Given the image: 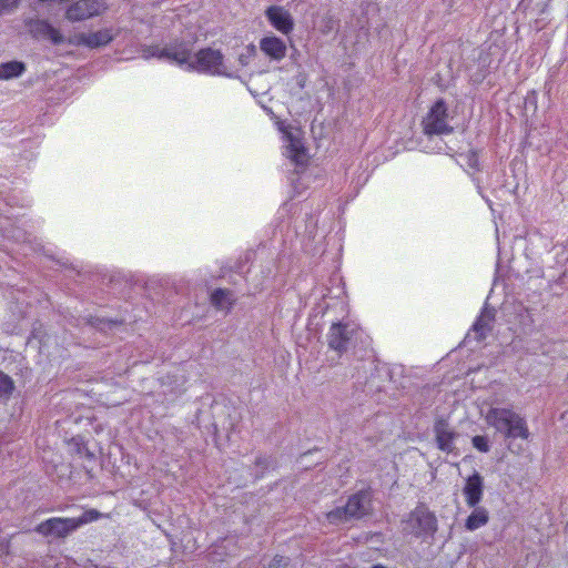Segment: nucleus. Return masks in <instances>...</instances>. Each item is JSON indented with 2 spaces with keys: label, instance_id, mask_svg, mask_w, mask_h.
Returning <instances> with one entry per match:
<instances>
[{
  "label": "nucleus",
  "instance_id": "nucleus-1",
  "mask_svg": "<svg viewBox=\"0 0 568 568\" xmlns=\"http://www.w3.org/2000/svg\"><path fill=\"white\" fill-rule=\"evenodd\" d=\"M142 57L166 60L186 71L225 78L236 77V71L224 62L221 51L211 48L192 53L187 45L182 43L165 47L150 45L142 49Z\"/></svg>",
  "mask_w": 568,
  "mask_h": 568
},
{
  "label": "nucleus",
  "instance_id": "nucleus-2",
  "mask_svg": "<svg viewBox=\"0 0 568 568\" xmlns=\"http://www.w3.org/2000/svg\"><path fill=\"white\" fill-rule=\"evenodd\" d=\"M484 419L489 427L508 440V449L511 453L521 452V447L515 443L516 439L530 438L526 418L511 407L491 406L484 415Z\"/></svg>",
  "mask_w": 568,
  "mask_h": 568
},
{
  "label": "nucleus",
  "instance_id": "nucleus-3",
  "mask_svg": "<svg viewBox=\"0 0 568 568\" xmlns=\"http://www.w3.org/2000/svg\"><path fill=\"white\" fill-rule=\"evenodd\" d=\"M102 516L98 510L89 509L78 518L53 517L39 524L37 531L43 536L65 537L79 527L95 521Z\"/></svg>",
  "mask_w": 568,
  "mask_h": 568
},
{
  "label": "nucleus",
  "instance_id": "nucleus-4",
  "mask_svg": "<svg viewBox=\"0 0 568 568\" xmlns=\"http://www.w3.org/2000/svg\"><path fill=\"white\" fill-rule=\"evenodd\" d=\"M277 129L282 133L283 154L296 165H303L308 154L303 143L302 131L284 121H277Z\"/></svg>",
  "mask_w": 568,
  "mask_h": 568
},
{
  "label": "nucleus",
  "instance_id": "nucleus-5",
  "mask_svg": "<svg viewBox=\"0 0 568 568\" xmlns=\"http://www.w3.org/2000/svg\"><path fill=\"white\" fill-rule=\"evenodd\" d=\"M363 332L354 322H339L332 324L327 334V342L331 349L338 354L356 346L362 341Z\"/></svg>",
  "mask_w": 568,
  "mask_h": 568
},
{
  "label": "nucleus",
  "instance_id": "nucleus-6",
  "mask_svg": "<svg viewBox=\"0 0 568 568\" xmlns=\"http://www.w3.org/2000/svg\"><path fill=\"white\" fill-rule=\"evenodd\" d=\"M405 523V529L419 538H432L437 531V518L425 505L412 510Z\"/></svg>",
  "mask_w": 568,
  "mask_h": 568
},
{
  "label": "nucleus",
  "instance_id": "nucleus-7",
  "mask_svg": "<svg viewBox=\"0 0 568 568\" xmlns=\"http://www.w3.org/2000/svg\"><path fill=\"white\" fill-rule=\"evenodd\" d=\"M423 126L427 135L448 134L453 131V126L449 124L447 106L443 100L434 103L423 120Z\"/></svg>",
  "mask_w": 568,
  "mask_h": 568
},
{
  "label": "nucleus",
  "instance_id": "nucleus-8",
  "mask_svg": "<svg viewBox=\"0 0 568 568\" xmlns=\"http://www.w3.org/2000/svg\"><path fill=\"white\" fill-rule=\"evenodd\" d=\"M105 9L101 0H78L67 8L65 18L72 22L82 21L100 16Z\"/></svg>",
  "mask_w": 568,
  "mask_h": 568
},
{
  "label": "nucleus",
  "instance_id": "nucleus-9",
  "mask_svg": "<svg viewBox=\"0 0 568 568\" xmlns=\"http://www.w3.org/2000/svg\"><path fill=\"white\" fill-rule=\"evenodd\" d=\"M270 24L282 34H290L294 29V19L290 11L281 6H271L265 10Z\"/></svg>",
  "mask_w": 568,
  "mask_h": 568
},
{
  "label": "nucleus",
  "instance_id": "nucleus-10",
  "mask_svg": "<svg viewBox=\"0 0 568 568\" xmlns=\"http://www.w3.org/2000/svg\"><path fill=\"white\" fill-rule=\"evenodd\" d=\"M115 38L112 29L104 28L91 33H80L74 36L71 43L77 45H84L90 49L104 47Z\"/></svg>",
  "mask_w": 568,
  "mask_h": 568
},
{
  "label": "nucleus",
  "instance_id": "nucleus-11",
  "mask_svg": "<svg viewBox=\"0 0 568 568\" xmlns=\"http://www.w3.org/2000/svg\"><path fill=\"white\" fill-rule=\"evenodd\" d=\"M371 504V495L368 491H358L348 498L347 504L344 506L346 517L361 518L367 514Z\"/></svg>",
  "mask_w": 568,
  "mask_h": 568
},
{
  "label": "nucleus",
  "instance_id": "nucleus-12",
  "mask_svg": "<svg viewBox=\"0 0 568 568\" xmlns=\"http://www.w3.org/2000/svg\"><path fill=\"white\" fill-rule=\"evenodd\" d=\"M463 494L469 507H475L480 503L484 494V480L478 473H474L466 479Z\"/></svg>",
  "mask_w": 568,
  "mask_h": 568
},
{
  "label": "nucleus",
  "instance_id": "nucleus-13",
  "mask_svg": "<svg viewBox=\"0 0 568 568\" xmlns=\"http://www.w3.org/2000/svg\"><path fill=\"white\" fill-rule=\"evenodd\" d=\"M29 29L37 39H48L54 44H60L64 41L61 32L45 20L31 21Z\"/></svg>",
  "mask_w": 568,
  "mask_h": 568
},
{
  "label": "nucleus",
  "instance_id": "nucleus-14",
  "mask_svg": "<svg viewBox=\"0 0 568 568\" xmlns=\"http://www.w3.org/2000/svg\"><path fill=\"white\" fill-rule=\"evenodd\" d=\"M434 430L437 447L445 453H452L455 449V439L457 438V434L445 420H438L435 424Z\"/></svg>",
  "mask_w": 568,
  "mask_h": 568
},
{
  "label": "nucleus",
  "instance_id": "nucleus-15",
  "mask_svg": "<svg viewBox=\"0 0 568 568\" xmlns=\"http://www.w3.org/2000/svg\"><path fill=\"white\" fill-rule=\"evenodd\" d=\"M261 51L272 60L281 61L287 51L286 43L275 37V36H266L260 41Z\"/></svg>",
  "mask_w": 568,
  "mask_h": 568
},
{
  "label": "nucleus",
  "instance_id": "nucleus-16",
  "mask_svg": "<svg viewBox=\"0 0 568 568\" xmlns=\"http://www.w3.org/2000/svg\"><path fill=\"white\" fill-rule=\"evenodd\" d=\"M493 318L494 310L486 306L476 323L473 325V329L468 333L467 337L470 338L473 336L477 341L484 339L490 329L489 324Z\"/></svg>",
  "mask_w": 568,
  "mask_h": 568
},
{
  "label": "nucleus",
  "instance_id": "nucleus-17",
  "mask_svg": "<svg viewBox=\"0 0 568 568\" xmlns=\"http://www.w3.org/2000/svg\"><path fill=\"white\" fill-rule=\"evenodd\" d=\"M473 508H474V510L467 517L466 523H465V527L469 531H474V530L479 529L480 527L485 526L489 519L488 511L486 508L478 507V505Z\"/></svg>",
  "mask_w": 568,
  "mask_h": 568
},
{
  "label": "nucleus",
  "instance_id": "nucleus-18",
  "mask_svg": "<svg viewBox=\"0 0 568 568\" xmlns=\"http://www.w3.org/2000/svg\"><path fill=\"white\" fill-rule=\"evenodd\" d=\"M26 71V64L21 61L0 63V80L8 81L21 77Z\"/></svg>",
  "mask_w": 568,
  "mask_h": 568
},
{
  "label": "nucleus",
  "instance_id": "nucleus-19",
  "mask_svg": "<svg viewBox=\"0 0 568 568\" xmlns=\"http://www.w3.org/2000/svg\"><path fill=\"white\" fill-rule=\"evenodd\" d=\"M211 302L219 310H227L232 304V295L229 291L219 288L211 294Z\"/></svg>",
  "mask_w": 568,
  "mask_h": 568
},
{
  "label": "nucleus",
  "instance_id": "nucleus-20",
  "mask_svg": "<svg viewBox=\"0 0 568 568\" xmlns=\"http://www.w3.org/2000/svg\"><path fill=\"white\" fill-rule=\"evenodd\" d=\"M13 388L12 379L0 372V399H7L11 395Z\"/></svg>",
  "mask_w": 568,
  "mask_h": 568
},
{
  "label": "nucleus",
  "instance_id": "nucleus-21",
  "mask_svg": "<svg viewBox=\"0 0 568 568\" xmlns=\"http://www.w3.org/2000/svg\"><path fill=\"white\" fill-rule=\"evenodd\" d=\"M326 518L331 524H339L351 519L346 517V513H344V507H337L334 510L327 513Z\"/></svg>",
  "mask_w": 568,
  "mask_h": 568
},
{
  "label": "nucleus",
  "instance_id": "nucleus-22",
  "mask_svg": "<svg viewBox=\"0 0 568 568\" xmlns=\"http://www.w3.org/2000/svg\"><path fill=\"white\" fill-rule=\"evenodd\" d=\"M471 442H473L474 447L477 450H479L481 453L489 452L490 446H489V443H488V439L486 436H480V435L474 436Z\"/></svg>",
  "mask_w": 568,
  "mask_h": 568
},
{
  "label": "nucleus",
  "instance_id": "nucleus-23",
  "mask_svg": "<svg viewBox=\"0 0 568 568\" xmlns=\"http://www.w3.org/2000/svg\"><path fill=\"white\" fill-rule=\"evenodd\" d=\"M18 2L19 0H0V16L12 11Z\"/></svg>",
  "mask_w": 568,
  "mask_h": 568
},
{
  "label": "nucleus",
  "instance_id": "nucleus-24",
  "mask_svg": "<svg viewBox=\"0 0 568 568\" xmlns=\"http://www.w3.org/2000/svg\"><path fill=\"white\" fill-rule=\"evenodd\" d=\"M282 565H286L284 557H275L270 564V568H278Z\"/></svg>",
  "mask_w": 568,
  "mask_h": 568
},
{
  "label": "nucleus",
  "instance_id": "nucleus-25",
  "mask_svg": "<svg viewBox=\"0 0 568 568\" xmlns=\"http://www.w3.org/2000/svg\"><path fill=\"white\" fill-rule=\"evenodd\" d=\"M469 165L473 168H476L478 165V158L477 154L474 152L469 155Z\"/></svg>",
  "mask_w": 568,
  "mask_h": 568
},
{
  "label": "nucleus",
  "instance_id": "nucleus-26",
  "mask_svg": "<svg viewBox=\"0 0 568 568\" xmlns=\"http://www.w3.org/2000/svg\"><path fill=\"white\" fill-rule=\"evenodd\" d=\"M240 63L242 67L246 65L247 64V60L245 57L241 55L240 59H239Z\"/></svg>",
  "mask_w": 568,
  "mask_h": 568
},
{
  "label": "nucleus",
  "instance_id": "nucleus-27",
  "mask_svg": "<svg viewBox=\"0 0 568 568\" xmlns=\"http://www.w3.org/2000/svg\"><path fill=\"white\" fill-rule=\"evenodd\" d=\"M37 342V336L33 335V337L29 341V345H33Z\"/></svg>",
  "mask_w": 568,
  "mask_h": 568
},
{
  "label": "nucleus",
  "instance_id": "nucleus-28",
  "mask_svg": "<svg viewBox=\"0 0 568 568\" xmlns=\"http://www.w3.org/2000/svg\"><path fill=\"white\" fill-rule=\"evenodd\" d=\"M372 568H386L383 565H374Z\"/></svg>",
  "mask_w": 568,
  "mask_h": 568
},
{
  "label": "nucleus",
  "instance_id": "nucleus-29",
  "mask_svg": "<svg viewBox=\"0 0 568 568\" xmlns=\"http://www.w3.org/2000/svg\"><path fill=\"white\" fill-rule=\"evenodd\" d=\"M442 150H443V146H438V148L436 149V151H437V152H440Z\"/></svg>",
  "mask_w": 568,
  "mask_h": 568
}]
</instances>
